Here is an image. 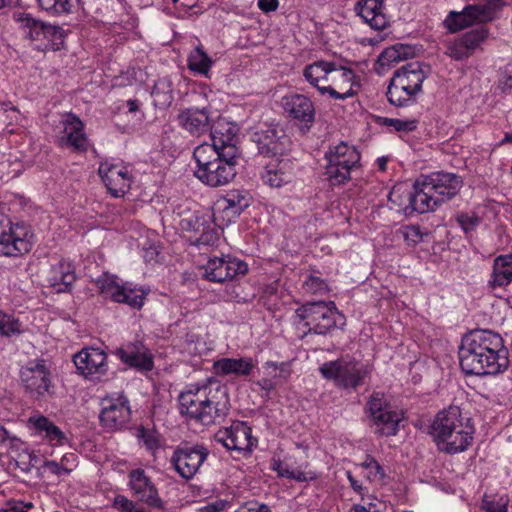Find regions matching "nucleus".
<instances>
[{"mask_svg":"<svg viewBox=\"0 0 512 512\" xmlns=\"http://www.w3.org/2000/svg\"><path fill=\"white\" fill-rule=\"evenodd\" d=\"M257 385L261 388V390L265 391L266 394H269L275 388L276 383L273 382L271 379L265 378L259 380L257 382Z\"/></svg>","mask_w":512,"mask_h":512,"instance_id":"nucleus-63","label":"nucleus"},{"mask_svg":"<svg viewBox=\"0 0 512 512\" xmlns=\"http://www.w3.org/2000/svg\"><path fill=\"white\" fill-rule=\"evenodd\" d=\"M266 368L267 369H272L273 371H276V370H279V374H274L273 377L274 378H277V377H280L284 380H286L290 374H291V370H290V367L287 363H275V362H267L265 364Z\"/></svg>","mask_w":512,"mask_h":512,"instance_id":"nucleus-57","label":"nucleus"},{"mask_svg":"<svg viewBox=\"0 0 512 512\" xmlns=\"http://www.w3.org/2000/svg\"><path fill=\"white\" fill-rule=\"evenodd\" d=\"M211 65V59L200 47H196L188 56V67L194 72L206 75Z\"/></svg>","mask_w":512,"mask_h":512,"instance_id":"nucleus-41","label":"nucleus"},{"mask_svg":"<svg viewBox=\"0 0 512 512\" xmlns=\"http://www.w3.org/2000/svg\"><path fill=\"white\" fill-rule=\"evenodd\" d=\"M20 323L13 316L0 310V334L10 336L21 332Z\"/></svg>","mask_w":512,"mask_h":512,"instance_id":"nucleus-51","label":"nucleus"},{"mask_svg":"<svg viewBox=\"0 0 512 512\" xmlns=\"http://www.w3.org/2000/svg\"><path fill=\"white\" fill-rule=\"evenodd\" d=\"M282 107L291 119L309 129L315 121L316 110L312 100L303 94H290L282 98Z\"/></svg>","mask_w":512,"mask_h":512,"instance_id":"nucleus-23","label":"nucleus"},{"mask_svg":"<svg viewBox=\"0 0 512 512\" xmlns=\"http://www.w3.org/2000/svg\"><path fill=\"white\" fill-rule=\"evenodd\" d=\"M152 96L156 104L160 106L170 105L173 100L171 84L166 79L159 80L153 88Z\"/></svg>","mask_w":512,"mask_h":512,"instance_id":"nucleus-45","label":"nucleus"},{"mask_svg":"<svg viewBox=\"0 0 512 512\" xmlns=\"http://www.w3.org/2000/svg\"><path fill=\"white\" fill-rule=\"evenodd\" d=\"M193 157L197 163L194 175L207 186L220 187L235 177L240 150L228 147L224 152H218L204 143L194 149Z\"/></svg>","mask_w":512,"mask_h":512,"instance_id":"nucleus-3","label":"nucleus"},{"mask_svg":"<svg viewBox=\"0 0 512 512\" xmlns=\"http://www.w3.org/2000/svg\"><path fill=\"white\" fill-rule=\"evenodd\" d=\"M115 354L126 365L141 371L153 368V356L140 341H134L116 349Z\"/></svg>","mask_w":512,"mask_h":512,"instance_id":"nucleus-27","label":"nucleus"},{"mask_svg":"<svg viewBox=\"0 0 512 512\" xmlns=\"http://www.w3.org/2000/svg\"><path fill=\"white\" fill-rule=\"evenodd\" d=\"M339 65L336 61L320 59L304 67L303 77L320 92L322 86L331 85Z\"/></svg>","mask_w":512,"mask_h":512,"instance_id":"nucleus-28","label":"nucleus"},{"mask_svg":"<svg viewBox=\"0 0 512 512\" xmlns=\"http://www.w3.org/2000/svg\"><path fill=\"white\" fill-rule=\"evenodd\" d=\"M256 367V361L251 357L221 358L214 362L213 368L218 376L247 377Z\"/></svg>","mask_w":512,"mask_h":512,"instance_id":"nucleus-29","label":"nucleus"},{"mask_svg":"<svg viewBox=\"0 0 512 512\" xmlns=\"http://www.w3.org/2000/svg\"><path fill=\"white\" fill-rule=\"evenodd\" d=\"M449 57L455 60H462L471 56L465 45L462 43L460 38L448 42L446 46V52Z\"/></svg>","mask_w":512,"mask_h":512,"instance_id":"nucleus-53","label":"nucleus"},{"mask_svg":"<svg viewBox=\"0 0 512 512\" xmlns=\"http://www.w3.org/2000/svg\"><path fill=\"white\" fill-rule=\"evenodd\" d=\"M508 498L506 496L485 495L481 508L486 512H507Z\"/></svg>","mask_w":512,"mask_h":512,"instance_id":"nucleus-48","label":"nucleus"},{"mask_svg":"<svg viewBox=\"0 0 512 512\" xmlns=\"http://www.w3.org/2000/svg\"><path fill=\"white\" fill-rule=\"evenodd\" d=\"M358 86L354 71L346 66L339 65L331 85L322 86L321 95L328 94L335 100H344L356 94L355 87Z\"/></svg>","mask_w":512,"mask_h":512,"instance_id":"nucleus-26","label":"nucleus"},{"mask_svg":"<svg viewBox=\"0 0 512 512\" xmlns=\"http://www.w3.org/2000/svg\"><path fill=\"white\" fill-rule=\"evenodd\" d=\"M98 171L113 196H123L130 188L131 177L127 168L122 164L106 161L100 164Z\"/></svg>","mask_w":512,"mask_h":512,"instance_id":"nucleus-24","label":"nucleus"},{"mask_svg":"<svg viewBox=\"0 0 512 512\" xmlns=\"http://www.w3.org/2000/svg\"><path fill=\"white\" fill-rule=\"evenodd\" d=\"M382 0H360L356 10L358 15L375 30H383L388 25L387 17L382 13Z\"/></svg>","mask_w":512,"mask_h":512,"instance_id":"nucleus-32","label":"nucleus"},{"mask_svg":"<svg viewBox=\"0 0 512 512\" xmlns=\"http://www.w3.org/2000/svg\"><path fill=\"white\" fill-rule=\"evenodd\" d=\"M180 413L204 425L223 419L230 407L227 388L209 380L202 385H190L179 395Z\"/></svg>","mask_w":512,"mask_h":512,"instance_id":"nucleus-2","label":"nucleus"},{"mask_svg":"<svg viewBox=\"0 0 512 512\" xmlns=\"http://www.w3.org/2000/svg\"><path fill=\"white\" fill-rule=\"evenodd\" d=\"M215 440L226 449L238 453L250 452L256 442L251 435V428L244 422H235L230 427L218 430Z\"/></svg>","mask_w":512,"mask_h":512,"instance_id":"nucleus-16","label":"nucleus"},{"mask_svg":"<svg viewBox=\"0 0 512 512\" xmlns=\"http://www.w3.org/2000/svg\"><path fill=\"white\" fill-rule=\"evenodd\" d=\"M101 405L100 422L106 429L118 430L129 422L131 410L125 395L105 397Z\"/></svg>","mask_w":512,"mask_h":512,"instance_id":"nucleus-14","label":"nucleus"},{"mask_svg":"<svg viewBox=\"0 0 512 512\" xmlns=\"http://www.w3.org/2000/svg\"><path fill=\"white\" fill-rule=\"evenodd\" d=\"M463 186L462 178L450 172L438 171L422 175L417 179L428 212L436 210L443 203L454 198Z\"/></svg>","mask_w":512,"mask_h":512,"instance_id":"nucleus-6","label":"nucleus"},{"mask_svg":"<svg viewBox=\"0 0 512 512\" xmlns=\"http://www.w3.org/2000/svg\"><path fill=\"white\" fill-rule=\"evenodd\" d=\"M407 47L395 45L386 48L379 56L378 62L381 66H391L407 57Z\"/></svg>","mask_w":512,"mask_h":512,"instance_id":"nucleus-44","label":"nucleus"},{"mask_svg":"<svg viewBox=\"0 0 512 512\" xmlns=\"http://www.w3.org/2000/svg\"><path fill=\"white\" fill-rule=\"evenodd\" d=\"M420 187H417V180L414 182L412 189H407L404 185H395L389 193L388 199L398 212H402L406 216L412 215L414 212L427 213L428 206H425Z\"/></svg>","mask_w":512,"mask_h":512,"instance_id":"nucleus-15","label":"nucleus"},{"mask_svg":"<svg viewBox=\"0 0 512 512\" xmlns=\"http://www.w3.org/2000/svg\"><path fill=\"white\" fill-rule=\"evenodd\" d=\"M367 405L373 424L376 426V433L385 436L395 435L401 420L400 413L386 404L384 396L380 393H374Z\"/></svg>","mask_w":512,"mask_h":512,"instance_id":"nucleus-13","label":"nucleus"},{"mask_svg":"<svg viewBox=\"0 0 512 512\" xmlns=\"http://www.w3.org/2000/svg\"><path fill=\"white\" fill-rule=\"evenodd\" d=\"M73 362L79 373L89 379H99L108 371L107 355L99 348H83L74 355Z\"/></svg>","mask_w":512,"mask_h":512,"instance_id":"nucleus-17","label":"nucleus"},{"mask_svg":"<svg viewBox=\"0 0 512 512\" xmlns=\"http://www.w3.org/2000/svg\"><path fill=\"white\" fill-rule=\"evenodd\" d=\"M503 85L505 87L512 88V65H509L506 69V76L503 81Z\"/></svg>","mask_w":512,"mask_h":512,"instance_id":"nucleus-64","label":"nucleus"},{"mask_svg":"<svg viewBox=\"0 0 512 512\" xmlns=\"http://www.w3.org/2000/svg\"><path fill=\"white\" fill-rule=\"evenodd\" d=\"M294 177L293 163L283 157L270 158L263 166L261 179L264 184L272 188H280L290 182Z\"/></svg>","mask_w":512,"mask_h":512,"instance_id":"nucleus-25","label":"nucleus"},{"mask_svg":"<svg viewBox=\"0 0 512 512\" xmlns=\"http://www.w3.org/2000/svg\"><path fill=\"white\" fill-rule=\"evenodd\" d=\"M417 120H401V119H394V118H381L380 124L392 128L394 131L397 132H411L414 131L417 128Z\"/></svg>","mask_w":512,"mask_h":512,"instance_id":"nucleus-50","label":"nucleus"},{"mask_svg":"<svg viewBox=\"0 0 512 512\" xmlns=\"http://www.w3.org/2000/svg\"><path fill=\"white\" fill-rule=\"evenodd\" d=\"M426 79L423 64L418 61L409 62L397 69L387 88L388 101L398 107L413 104L422 90Z\"/></svg>","mask_w":512,"mask_h":512,"instance_id":"nucleus-5","label":"nucleus"},{"mask_svg":"<svg viewBox=\"0 0 512 512\" xmlns=\"http://www.w3.org/2000/svg\"><path fill=\"white\" fill-rule=\"evenodd\" d=\"M444 23L449 31L455 33L473 24L484 22L480 21L476 7L468 5L461 12L451 11Z\"/></svg>","mask_w":512,"mask_h":512,"instance_id":"nucleus-34","label":"nucleus"},{"mask_svg":"<svg viewBox=\"0 0 512 512\" xmlns=\"http://www.w3.org/2000/svg\"><path fill=\"white\" fill-rule=\"evenodd\" d=\"M212 144L207 146L215 148L218 152H224L228 147L238 148L237 142V129L235 126L225 122H218L217 125L211 127Z\"/></svg>","mask_w":512,"mask_h":512,"instance_id":"nucleus-33","label":"nucleus"},{"mask_svg":"<svg viewBox=\"0 0 512 512\" xmlns=\"http://www.w3.org/2000/svg\"><path fill=\"white\" fill-rule=\"evenodd\" d=\"M16 20L21 24L25 35L33 41H44L48 24L32 18L28 14L17 15Z\"/></svg>","mask_w":512,"mask_h":512,"instance_id":"nucleus-38","label":"nucleus"},{"mask_svg":"<svg viewBox=\"0 0 512 512\" xmlns=\"http://www.w3.org/2000/svg\"><path fill=\"white\" fill-rule=\"evenodd\" d=\"M512 281V254L495 258L489 284L491 287H504Z\"/></svg>","mask_w":512,"mask_h":512,"instance_id":"nucleus-35","label":"nucleus"},{"mask_svg":"<svg viewBox=\"0 0 512 512\" xmlns=\"http://www.w3.org/2000/svg\"><path fill=\"white\" fill-rule=\"evenodd\" d=\"M29 422L39 433H44V439L51 445L61 446L66 442V435L45 416L31 417Z\"/></svg>","mask_w":512,"mask_h":512,"instance_id":"nucleus-36","label":"nucleus"},{"mask_svg":"<svg viewBox=\"0 0 512 512\" xmlns=\"http://www.w3.org/2000/svg\"><path fill=\"white\" fill-rule=\"evenodd\" d=\"M460 366L467 375L497 374L508 367L502 337L490 330H474L462 339Z\"/></svg>","mask_w":512,"mask_h":512,"instance_id":"nucleus-1","label":"nucleus"},{"mask_svg":"<svg viewBox=\"0 0 512 512\" xmlns=\"http://www.w3.org/2000/svg\"><path fill=\"white\" fill-rule=\"evenodd\" d=\"M65 457L62 459V461H64ZM63 463V462H61ZM44 466L46 468H48L53 474H56V475H60L62 474L63 472L64 473H69L70 470L69 469H66L62 466V464L60 463H57L56 461H46L44 463Z\"/></svg>","mask_w":512,"mask_h":512,"instance_id":"nucleus-58","label":"nucleus"},{"mask_svg":"<svg viewBox=\"0 0 512 512\" xmlns=\"http://www.w3.org/2000/svg\"><path fill=\"white\" fill-rule=\"evenodd\" d=\"M220 200L225 201L226 205L231 207V209H234L239 214H241L243 210L249 206L248 197L240 191H231Z\"/></svg>","mask_w":512,"mask_h":512,"instance_id":"nucleus-49","label":"nucleus"},{"mask_svg":"<svg viewBox=\"0 0 512 512\" xmlns=\"http://www.w3.org/2000/svg\"><path fill=\"white\" fill-rule=\"evenodd\" d=\"M179 124L190 134L200 136L210 131L207 112L199 109H187L178 115Z\"/></svg>","mask_w":512,"mask_h":512,"instance_id":"nucleus-31","label":"nucleus"},{"mask_svg":"<svg viewBox=\"0 0 512 512\" xmlns=\"http://www.w3.org/2000/svg\"><path fill=\"white\" fill-rule=\"evenodd\" d=\"M359 467L362 469L364 476L370 482L376 484L382 483L385 477V472L382 466L373 457L367 456L366 459L359 464Z\"/></svg>","mask_w":512,"mask_h":512,"instance_id":"nucleus-43","label":"nucleus"},{"mask_svg":"<svg viewBox=\"0 0 512 512\" xmlns=\"http://www.w3.org/2000/svg\"><path fill=\"white\" fill-rule=\"evenodd\" d=\"M248 271L245 262L234 258H213L204 266V278L217 283L231 280L237 275H244Z\"/></svg>","mask_w":512,"mask_h":512,"instance_id":"nucleus-19","label":"nucleus"},{"mask_svg":"<svg viewBox=\"0 0 512 512\" xmlns=\"http://www.w3.org/2000/svg\"><path fill=\"white\" fill-rule=\"evenodd\" d=\"M65 32L60 26L50 25L46 28L44 36L45 43L39 45L42 50L50 49L53 51L60 50L64 45Z\"/></svg>","mask_w":512,"mask_h":512,"instance_id":"nucleus-40","label":"nucleus"},{"mask_svg":"<svg viewBox=\"0 0 512 512\" xmlns=\"http://www.w3.org/2000/svg\"><path fill=\"white\" fill-rule=\"evenodd\" d=\"M303 289L310 294H325L328 291L327 283L318 276L310 275L303 283Z\"/></svg>","mask_w":512,"mask_h":512,"instance_id":"nucleus-52","label":"nucleus"},{"mask_svg":"<svg viewBox=\"0 0 512 512\" xmlns=\"http://www.w3.org/2000/svg\"><path fill=\"white\" fill-rule=\"evenodd\" d=\"M321 375L342 389L356 390L370 375L369 365L351 358H340L322 364Z\"/></svg>","mask_w":512,"mask_h":512,"instance_id":"nucleus-7","label":"nucleus"},{"mask_svg":"<svg viewBox=\"0 0 512 512\" xmlns=\"http://www.w3.org/2000/svg\"><path fill=\"white\" fill-rule=\"evenodd\" d=\"M209 455V450L202 444H181L175 448L170 463L175 471L185 480L192 479Z\"/></svg>","mask_w":512,"mask_h":512,"instance_id":"nucleus-12","label":"nucleus"},{"mask_svg":"<svg viewBox=\"0 0 512 512\" xmlns=\"http://www.w3.org/2000/svg\"><path fill=\"white\" fill-rule=\"evenodd\" d=\"M29 231L24 225L15 224L0 215V255L17 257L28 253L32 248Z\"/></svg>","mask_w":512,"mask_h":512,"instance_id":"nucleus-11","label":"nucleus"},{"mask_svg":"<svg viewBox=\"0 0 512 512\" xmlns=\"http://www.w3.org/2000/svg\"><path fill=\"white\" fill-rule=\"evenodd\" d=\"M99 292L117 303H124L132 308L143 306L146 292L131 283L120 284L114 275L103 274L96 280Z\"/></svg>","mask_w":512,"mask_h":512,"instance_id":"nucleus-10","label":"nucleus"},{"mask_svg":"<svg viewBox=\"0 0 512 512\" xmlns=\"http://www.w3.org/2000/svg\"><path fill=\"white\" fill-rule=\"evenodd\" d=\"M278 6V0H258L259 9L266 13L277 10Z\"/></svg>","mask_w":512,"mask_h":512,"instance_id":"nucleus-59","label":"nucleus"},{"mask_svg":"<svg viewBox=\"0 0 512 512\" xmlns=\"http://www.w3.org/2000/svg\"><path fill=\"white\" fill-rule=\"evenodd\" d=\"M62 131L57 142L62 148H71L76 152H84L88 148V139L84 132V124L73 114H67L60 122Z\"/></svg>","mask_w":512,"mask_h":512,"instance_id":"nucleus-18","label":"nucleus"},{"mask_svg":"<svg viewBox=\"0 0 512 512\" xmlns=\"http://www.w3.org/2000/svg\"><path fill=\"white\" fill-rule=\"evenodd\" d=\"M191 230L195 231L196 233H199L200 236L196 238L197 242L207 244L214 240L215 233L213 230H207L205 226V221L200 220V218L195 219V223L193 227L190 228Z\"/></svg>","mask_w":512,"mask_h":512,"instance_id":"nucleus-55","label":"nucleus"},{"mask_svg":"<svg viewBox=\"0 0 512 512\" xmlns=\"http://www.w3.org/2000/svg\"><path fill=\"white\" fill-rule=\"evenodd\" d=\"M456 221L462 230L468 234L480 224L481 218L475 213H459L456 216Z\"/></svg>","mask_w":512,"mask_h":512,"instance_id":"nucleus-54","label":"nucleus"},{"mask_svg":"<svg viewBox=\"0 0 512 512\" xmlns=\"http://www.w3.org/2000/svg\"><path fill=\"white\" fill-rule=\"evenodd\" d=\"M473 434L470 419L457 406L438 412L431 425V435L439 449L450 454L465 451L472 443Z\"/></svg>","mask_w":512,"mask_h":512,"instance_id":"nucleus-4","label":"nucleus"},{"mask_svg":"<svg viewBox=\"0 0 512 512\" xmlns=\"http://www.w3.org/2000/svg\"><path fill=\"white\" fill-rule=\"evenodd\" d=\"M237 512H270V510L264 504L252 503L250 507H243Z\"/></svg>","mask_w":512,"mask_h":512,"instance_id":"nucleus-62","label":"nucleus"},{"mask_svg":"<svg viewBox=\"0 0 512 512\" xmlns=\"http://www.w3.org/2000/svg\"><path fill=\"white\" fill-rule=\"evenodd\" d=\"M213 219L215 224L218 227H223L234 222L238 217L239 213L234 209H231L228 205H226L225 201H221L220 199L216 202L215 207L213 208Z\"/></svg>","mask_w":512,"mask_h":512,"instance_id":"nucleus-42","label":"nucleus"},{"mask_svg":"<svg viewBox=\"0 0 512 512\" xmlns=\"http://www.w3.org/2000/svg\"><path fill=\"white\" fill-rule=\"evenodd\" d=\"M39 6L54 15L72 13L78 6L79 0H38Z\"/></svg>","mask_w":512,"mask_h":512,"instance_id":"nucleus-39","label":"nucleus"},{"mask_svg":"<svg viewBox=\"0 0 512 512\" xmlns=\"http://www.w3.org/2000/svg\"><path fill=\"white\" fill-rule=\"evenodd\" d=\"M296 316L305 321L309 331L326 334L337 324L339 313L333 302H309L296 310Z\"/></svg>","mask_w":512,"mask_h":512,"instance_id":"nucleus-9","label":"nucleus"},{"mask_svg":"<svg viewBox=\"0 0 512 512\" xmlns=\"http://www.w3.org/2000/svg\"><path fill=\"white\" fill-rule=\"evenodd\" d=\"M76 276L73 266L70 262L61 260L51 265L47 281L57 292H65L70 289L75 282Z\"/></svg>","mask_w":512,"mask_h":512,"instance_id":"nucleus-30","label":"nucleus"},{"mask_svg":"<svg viewBox=\"0 0 512 512\" xmlns=\"http://www.w3.org/2000/svg\"><path fill=\"white\" fill-rule=\"evenodd\" d=\"M20 378L26 390L33 395L43 396L49 392L50 372L43 360L23 367L20 371Z\"/></svg>","mask_w":512,"mask_h":512,"instance_id":"nucleus-22","label":"nucleus"},{"mask_svg":"<svg viewBox=\"0 0 512 512\" xmlns=\"http://www.w3.org/2000/svg\"><path fill=\"white\" fill-rule=\"evenodd\" d=\"M360 153L355 146L340 142L330 146L325 153L327 164L325 175L332 186L345 184L351 179V172L360 163Z\"/></svg>","mask_w":512,"mask_h":512,"instance_id":"nucleus-8","label":"nucleus"},{"mask_svg":"<svg viewBox=\"0 0 512 512\" xmlns=\"http://www.w3.org/2000/svg\"><path fill=\"white\" fill-rule=\"evenodd\" d=\"M225 504L222 501L208 503L207 505L201 507L199 512H220L223 510Z\"/></svg>","mask_w":512,"mask_h":512,"instance_id":"nucleus-61","label":"nucleus"},{"mask_svg":"<svg viewBox=\"0 0 512 512\" xmlns=\"http://www.w3.org/2000/svg\"><path fill=\"white\" fill-rule=\"evenodd\" d=\"M113 507L120 512H138L141 508H137L136 504L126 496L117 495L113 500Z\"/></svg>","mask_w":512,"mask_h":512,"instance_id":"nucleus-56","label":"nucleus"},{"mask_svg":"<svg viewBox=\"0 0 512 512\" xmlns=\"http://www.w3.org/2000/svg\"><path fill=\"white\" fill-rule=\"evenodd\" d=\"M129 485L134 496L152 508L162 509L164 503L158 490L143 469H135L129 473Z\"/></svg>","mask_w":512,"mask_h":512,"instance_id":"nucleus-21","label":"nucleus"},{"mask_svg":"<svg viewBox=\"0 0 512 512\" xmlns=\"http://www.w3.org/2000/svg\"><path fill=\"white\" fill-rule=\"evenodd\" d=\"M487 30L483 27L466 32L460 37L467 50L472 53L487 38Z\"/></svg>","mask_w":512,"mask_h":512,"instance_id":"nucleus-47","label":"nucleus"},{"mask_svg":"<svg viewBox=\"0 0 512 512\" xmlns=\"http://www.w3.org/2000/svg\"><path fill=\"white\" fill-rule=\"evenodd\" d=\"M259 154L267 158L283 157L289 150V139L282 130L267 127L254 134Z\"/></svg>","mask_w":512,"mask_h":512,"instance_id":"nucleus-20","label":"nucleus"},{"mask_svg":"<svg viewBox=\"0 0 512 512\" xmlns=\"http://www.w3.org/2000/svg\"><path fill=\"white\" fill-rule=\"evenodd\" d=\"M503 3L501 0H478L476 7L478 15H480V21L489 22L492 21L496 11L502 7Z\"/></svg>","mask_w":512,"mask_h":512,"instance_id":"nucleus-46","label":"nucleus"},{"mask_svg":"<svg viewBox=\"0 0 512 512\" xmlns=\"http://www.w3.org/2000/svg\"><path fill=\"white\" fill-rule=\"evenodd\" d=\"M272 468L280 477L294 479L299 482L310 481L316 478L315 472L307 470V464L304 466V469H292L287 463L278 460L273 462Z\"/></svg>","mask_w":512,"mask_h":512,"instance_id":"nucleus-37","label":"nucleus"},{"mask_svg":"<svg viewBox=\"0 0 512 512\" xmlns=\"http://www.w3.org/2000/svg\"><path fill=\"white\" fill-rule=\"evenodd\" d=\"M142 439L146 447L151 451H154L159 447L157 438L151 433H144L142 435Z\"/></svg>","mask_w":512,"mask_h":512,"instance_id":"nucleus-60","label":"nucleus"}]
</instances>
